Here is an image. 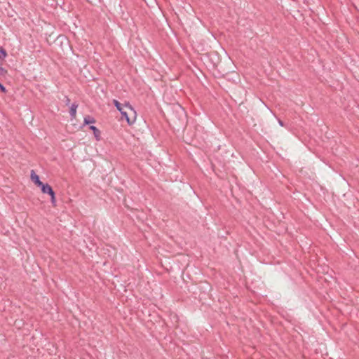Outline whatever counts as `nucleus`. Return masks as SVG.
Wrapping results in <instances>:
<instances>
[{
  "instance_id": "nucleus-1",
  "label": "nucleus",
  "mask_w": 359,
  "mask_h": 359,
  "mask_svg": "<svg viewBox=\"0 0 359 359\" xmlns=\"http://www.w3.org/2000/svg\"><path fill=\"white\" fill-rule=\"evenodd\" d=\"M114 104L120 112L122 120H125L129 126H133L136 123L137 111L129 102L121 103L117 100H114Z\"/></svg>"
},
{
  "instance_id": "nucleus-2",
  "label": "nucleus",
  "mask_w": 359,
  "mask_h": 359,
  "mask_svg": "<svg viewBox=\"0 0 359 359\" xmlns=\"http://www.w3.org/2000/svg\"><path fill=\"white\" fill-rule=\"evenodd\" d=\"M30 180L35 187L39 188L43 194L48 195L50 197L53 205L56 203V195L52 187L47 182H43L39 175L34 170L30 172Z\"/></svg>"
},
{
  "instance_id": "nucleus-3",
  "label": "nucleus",
  "mask_w": 359,
  "mask_h": 359,
  "mask_svg": "<svg viewBox=\"0 0 359 359\" xmlns=\"http://www.w3.org/2000/svg\"><path fill=\"white\" fill-rule=\"evenodd\" d=\"M89 128L92 130L94 137L96 141H100L102 138V133L101 131L95 126H90Z\"/></svg>"
},
{
  "instance_id": "nucleus-4",
  "label": "nucleus",
  "mask_w": 359,
  "mask_h": 359,
  "mask_svg": "<svg viewBox=\"0 0 359 359\" xmlns=\"http://www.w3.org/2000/svg\"><path fill=\"white\" fill-rule=\"evenodd\" d=\"M95 123V119L91 116H86L83 118V123L85 125L94 124Z\"/></svg>"
},
{
  "instance_id": "nucleus-5",
  "label": "nucleus",
  "mask_w": 359,
  "mask_h": 359,
  "mask_svg": "<svg viewBox=\"0 0 359 359\" xmlns=\"http://www.w3.org/2000/svg\"><path fill=\"white\" fill-rule=\"evenodd\" d=\"M7 53L3 47H0V64L6 58Z\"/></svg>"
},
{
  "instance_id": "nucleus-6",
  "label": "nucleus",
  "mask_w": 359,
  "mask_h": 359,
  "mask_svg": "<svg viewBox=\"0 0 359 359\" xmlns=\"http://www.w3.org/2000/svg\"><path fill=\"white\" fill-rule=\"evenodd\" d=\"M77 111V105L73 104L70 107V114L73 118H75L76 116Z\"/></svg>"
},
{
  "instance_id": "nucleus-7",
  "label": "nucleus",
  "mask_w": 359,
  "mask_h": 359,
  "mask_svg": "<svg viewBox=\"0 0 359 359\" xmlns=\"http://www.w3.org/2000/svg\"><path fill=\"white\" fill-rule=\"evenodd\" d=\"M0 90L3 93H6V88L0 83Z\"/></svg>"
},
{
  "instance_id": "nucleus-8",
  "label": "nucleus",
  "mask_w": 359,
  "mask_h": 359,
  "mask_svg": "<svg viewBox=\"0 0 359 359\" xmlns=\"http://www.w3.org/2000/svg\"><path fill=\"white\" fill-rule=\"evenodd\" d=\"M278 123H279V125L280 126H285L284 122L282 120H280V119H278Z\"/></svg>"
},
{
  "instance_id": "nucleus-9",
  "label": "nucleus",
  "mask_w": 359,
  "mask_h": 359,
  "mask_svg": "<svg viewBox=\"0 0 359 359\" xmlns=\"http://www.w3.org/2000/svg\"><path fill=\"white\" fill-rule=\"evenodd\" d=\"M217 65H218V62H212V67H213V68H216V67H217Z\"/></svg>"
},
{
  "instance_id": "nucleus-10",
  "label": "nucleus",
  "mask_w": 359,
  "mask_h": 359,
  "mask_svg": "<svg viewBox=\"0 0 359 359\" xmlns=\"http://www.w3.org/2000/svg\"><path fill=\"white\" fill-rule=\"evenodd\" d=\"M181 109L184 112L185 114V116L187 117V114H186V111H184V109L181 106Z\"/></svg>"
}]
</instances>
